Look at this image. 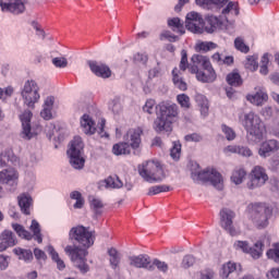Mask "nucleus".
I'll return each mask as SVG.
<instances>
[{
  "instance_id": "nucleus-1",
  "label": "nucleus",
  "mask_w": 279,
  "mask_h": 279,
  "mask_svg": "<svg viewBox=\"0 0 279 279\" xmlns=\"http://www.w3.org/2000/svg\"><path fill=\"white\" fill-rule=\"evenodd\" d=\"M71 241L78 243L77 245H68L64 248L65 254L70 256L73 266L81 271V274H88L90 267L86 263L88 256V247L95 245V231H90L82 225L73 227L69 232Z\"/></svg>"
},
{
  "instance_id": "nucleus-2",
  "label": "nucleus",
  "mask_w": 279,
  "mask_h": 279,
  "mask_svg": "<svg viewBox=\"0 0 279 279\" xmlns=\"http://www.w3.org/2000/svg\"><path fill=\"white\" fill-rule=\"evenodd\" d=\"M242 125L246 131V138L252 145H256L263 141L265 134V124L260 117L254 112H248L244 114V120Z\"/></svg>"
},
{
  "instance_id": "nucleus-3",
  "label": "nucleus",
  "mask_w": 279,
  "mask_h": 279,
  "mask_svg": "<svg viewBox=\"0 0 279 279\" xmlns=\"http://www.w3.org/2000/svg\"><path fill=\"white\" fill-rule=\"evenodd\" d=\"M141 136H143V129H130L124 135L125 142L113 145L112 154L114 156H129V154H132V149H138L141 147Z\"/></svg>"
},
{
  "instance_id": "nucleus-4",
  "label": "nucleus",
  "mask_w": 279,
  "mask_h": 279,
  "mask_svg": "<svg viewBox=\"0 0 279 279\" xmlns=\"http://www.w3.org/2000/svg\"><path fill=\"white\" fill-rule=\"evenodd\" d=\"M137 171L141 178L150 184H154L155 182H162V180L167 178V174H165V169H162V165H160V161L157 160H148L143 162L137 167Z\"/></svg>"
},
{
  "instance_id": "nucleus-5",
  "label": "nucleus",
  "mask_w": 279,
  "mask_h": 279,
  "mask_svg": "<svg viewBox=\"0 0 279 279\" xmlns=\"http://www.w3.org/2000/svg\"><path fill=\"white\" fill-rule=\"evenodd\" d=\"M272 213L274 210L265 203L250 205V219L258 230L269 226V217H271Z\"/></svg>"
},
{
  "instance_id": "nucleus-6",
  "label": "nucleus",
  "mask_w": 279,
  "mask_h": 279,
  "mask_svg": "<svg viewBox=\"0 0 279 279\" xmlns=\"http://www.w3.org/2000/svg\"><path fill=\"white\" fill-rule=\"evenodd\" d=\"M271 245V238L269 235L264 236L262 240L257 241L253 247L250 246L247 241H235L233 247L240 250L244 254H250L252 258L258 260L263 256V250Z\"/></svg>"
},
{
  "instance_id": "nucleus-7",
  "label": "nucleus",
  "mask_w": 279,
  "mask_h": 279,
  "mask_svg": "<svg viewBox=\"0 0 279 279\" xmlns=\"http://www.w3.org/2000/svg\"><path fill=\"white\" fill-rule=\"evenodd\" d=\"M82 151H84V142L82 141V137L75 136L71 142L70 149L68 150L70 163L74 169H84L86 160L82 157Z\"/></svg>"
},
{
  "instance_id": "nucleus-8",
  "label": "nucleus",
  "mask_w": 279,
  "mask_h": 279,
  "mask_svg": "<svg viewBox=\"0 0 279 279\" xmlns=\"http://www.w3.org/2000/svg\"><path fill=\"white\" fill-rule=\"evenodd\" d=\"M193 180L210 182L218 191H223V177L216 169H206L204 171L192 172Z\"/></svg>"
},
{
  "instance_id": "nucleus-9",
  "label": "nucleus",
  "mask_w": 279,
  "mask_h": 279,
  "mask_svg": "<svg viewBox=\"0 0 279 279\" xmlns=\"http://www.w3.org/2000/svg\"><path fill=\"white\" fill-rule=\"evenodd\" d=\"M39 90L40 87H38V83H36V81L31 80L25 82L21 95L24 99V104L28 108H34V106L40 101Z\"/></svg>"
},
{
  "instance_id": "nucleus-10",
  "label": "nucleus",
  "mask_w": 279,
  "mask_h": 279,
  "mask_svg": "<svg viewBox=\"0 0 279 279\" xmlns=\"http://www.w3.org/2000/svg\"><path fill=\"white\" fill-rule=\"evenodd\" d=\"M12 228L21 239H25V241H32L34 239L37 243H43V233L40 232V223L38 221H32L31 231L33 234L20 223H12Z\"/></svg>"
},
{
  "instance_id": "nucleus-11",
  "label": "nucleus",
  "mask_w": 279,
  "mask_h": 279,
  "mask_svg": "<svg viewBox=\"0 0 279 279\" xmlns=\"http://www.w3.org/2000/svg\"><path fill=\"white\" fill-rule=\"evenodd\" d=\"M268 180L269 175H267L265 168L255 166L248 175L246 186L251 190L260 189V186H265V184H267Z\"/></svg>"
},
{
  "instance_id": "nucleus-12",
  "label": "nucleus",
  "mask_w": 279,
  "mask_h": 279,
  "mask_svg": "<svg viewBox=\"0 0 279 279\" xmlns=\"http://www.w3.org/2000/svg\"><path fill=\"white\" fill-rule=\"evenodd\" d=\"M185 27L189 32H192V34H204V17L195 11L187 13Z\"/></svg>"
},
{
  "instance_id": "nucleus-13",
  "label": "nucleus",
  "mask_w": 279,
  "mask_h": 279,
  "mask_svg": "<svg viewBox=\"0 0 279 279\" xmlns=\"http://www.w3.org/2000/svg\"><path fill=\"white\" fill-rule=\"evenodd\" d=\"M203 69V71H199V68L197 65H192L190 68V73L196 75V80L198 82H202L203 84H211V82H215V80H217V72H215L213 65Z\"/></svg>"
},
{
  "instance_id": "nucleus-14",
  "label": "nucleus",
  "mask_w": 279,
  "mask_h": 279,
  "mask_svg": "<svg viewBox=\"0 0 279 279\" xmlns=\"http://www.w3.org/2000/svg\"><path fill=\"white\" fill-rule=\"evenodd\" d=\"M234 217H236V215L234 211H232V209L223 208L220 211L221 226L227 232H229L231 236H236L239 234L236 229H234V226H232V220Z\"/></svg>"
},
{
  "instance_id": "nucleus-15",
  "label": "nucleus",
  "mask_w": 279,
  "mask_h": 279,
  "mask_svg": "<svg viewBox=\"0 0 279 279\" xmlns=\"http://www.w3.org/2000/svg\"><path fill=\"white\" fill-rule=\"evenodd\" d=\"M159 108V116L162 119H166L168 121H172L178 119V116L180 114V108L175 104H169V102H161L157 106Z\"/></svg>"
},
{
  "instance_id": "nucleus-16",
  "label": "nucleus",
  "mask_w": 279,
  "mask_h": 279,
  "mask_svg": "<svg viewBox=\"0 0 279 279\" xmlns=\"http://www.w3.org/2000/svg\"><path fill=\"white\" fill-rule=\"evenodd\" d=\"M2 12H11V14H23L25 12V0H0Z\"/></svg>"
},
{
  "instance_id": "nucleus-17",
  "label": "nucleus",
  "mask_w": 279,
  "mask_h": 279,
  "mask_svg": "<svg viewBox=\"0 0 279 279\" xmlns=\"http://www.w3.org/2000/svg\"><path fill=\"white\" fill-rule=\"evenodd\" d=\"M129 265L131 267H136L137 269H148V271H154V265H151V258L149 255H137L129 256Z\"/></svg>"
},
{
  "instance_id": "nucleus-18",
  "label": "nucleus",
  "mask_w": 279,
  "mask_h": 279,
  "mask_svg": "<svg viewBox=\"0 0 279 279\" xmlns=\"http://www.w3.org/2000/svg\"><path fill=\"white\" fill-rule=\"evenodd\" d=\"M32 117L34 114L29 110H25L21 116L20 120L22 122V138H25V141L32 140L34 134L32 133Z\"/></svg>"
},
{
  "instance_id": "nucleus-19",
  "label": "nucleus",
  "mask_w": 279,
  "mask_h": 279,
  "mask_svg": "<svg viewBox=\"0 0 279 279\" xmlns=\"http://www.w3.org/2000/svg\"><path fill=\"white\" fill-rule=\"evenodd\" d=\"M92 73L97 77H102V80H108V77L112 76V70L110 66L106 65L105 63L97 62V61H88L87 62Z\"/></svg>"
},
{
  "instance_id": "nucleus-20",
  "label": "nucleus",
  "mask_w": 279,
  "mask_h": 279,
  "mask_svg": "<svg viewBox=\"0 0 279 279\" xmlns=\"http://www.w3.org/2000/svg\"><path fill=\"white\" fill-rule=\"evenodd\" d=\"M16 235L10 230H4L0 234V252H5L8 247H14L16 245Z\"/></svg>"
},
{
  "instance_id": "nucleus-21",
  "label": "nucleus",
  "mask_w": 279,
  "mask_h": 279,
  "mask_svg": "<svg viewBox=\"0 0 279 279\" xmlns=\"http://www.w3.org/2000/svg\"><path fill=\"white\" fill-rule=\"evenodd\" d=\"M279 149V143L276 140H268L262 143L258 154L262 158H268L271 154H276Z\"/></svg>"
},
{
  "instance_id": "nucleus-22",
  "label": "nucleus",
  "mask_w": 279,
  "mask_h": 279,
  "mask_svg": "<svg viewBox=\"0 0 279 279\" xmlns=\"http://www.w3.org/2000/svg\"><path fill=\"white\" fill-rule=\"evenodd\" d=\"M17 204L23 215H31V208L34 206V199L27 193H22L17 196Z\"/></svg>"
},
{
  "instance_id": "nucleus-23",
  "label": "nucleus",
  "mask_w": 279,
  "mask_h": 279,
  "mask_svg": "<svg viewBox=\"0 0 279 279\" xmlns=\"http://www.w3.org/2000/svg\"><path fill=\"white\" fill-rule=\"evenodd\" d=\"M154 130L158 133L160 132H171L173 130V121L158 116L154 121Z\"/></svg>"
},
{
  "instance_id": "nucleus-24",
  "label": "nucleus",
  "mask_w": 279,
  "mask_h": 279,
  "mask_svg": "<svg viewBox=\"0 0 279 279\" xmlns=\"http://www.w3.org/2000/svg\"><path fill=\"white\" fill-rule=\"evenodd\" d=\"M221 25H223V23L215 15H208L205 17L204 29L207 34H214V32H217Z\"/></svg>"
},
{
  "instance_id": "nucleus-25",
  "label": "nucleus",
  "mask_w": 279,
  "mask_h": 279,
  "mask_svg": "<svg viewBox=\"0 0 279 279\" xmlns=\"http://www.w3.org/2000/svg\"><path fill=\"white\" fill-rule=\"evenodd\" d=\"M81 128H83L84 134L93 135L97 132V128H95V121L88 114H84L81 119Z\"/></svg>"
},
{
  "instance_id": "nucleus-26",
  "label": "nucleus",
  "mask_w": 279,
  "mask_h": 279,
  "mask_svg": "<svg viewBox=\"0 0 279 279\" xmlns=\"http://www.w3.org/2000/svg\"><path fill=\"white\" fill-rule=\"evenodd\" d=\"M104 185L107 189H122L123 181L119 179L117 174H113V175H109L107 179L100 182V186H104Z\"/></svg>"
},
{
  "instance_id": "nucleus-27",
  "label": "nucleus",
  "mask_w": 279,
  "mask_h": 279,
  "mask_svg": "<svg viewBox=\"0 0 279 279\" xmlns=\"http://www.w3.org/2000/svg\"><path fill=\"white\" fill-rule=\"evenodd\" d=\"M192 66H202L203 69H208L209 66H213L210 63V59L203 54H193L191 58Z\"/></svg>"
},
{
  "instance_id": "nucleus-28",
  "label": "nucleus",
  "mask_w": 279,
  "mask_h": 279,
  "mask_svg": "<svg viewBox=\"0 0 279 279\" xmlns=\"http://www.w3.org/2000/svg\"><path fill=\"white\" fill-rule=\"evenodd\" d=\"M225 154H239V156H244L246 158H250V156H252V150L245 146L230 145L225 148Z\"/></svg>"
},
{
  "instance_id": "nucleus-29",
  "label": "nucleus",
  "mask_w": 279,
  "mask_h": 279,
  "mask_svg": "<svg viewBox=\"0 0 279 279\" xmlns=\"http://www.w3.org/2000/svg\"><path fill=\"white\" fill-rule=\"evenodd\" d=\"M246 99L251 101V104H254V106H263V104L269 99V96L267 93L259 89L255 95H248Z\"/></svg>"
},
{
  "instance_id": "nucleus-30",
  "label": "nucleus",
  "mask_w": 279,
  "mask_h": 279,
  "mask_svg": "<svg viewBox=\"0 0 279 279\" xmlns=\"http://www.w3.org/2000/svg\"><path fill=\"white\" fill-rule=\"evenodd\" d=\"M46 252H48L49 256H51V259L53 260V263L57 264V268L62 271V269L66 268V265L64 264V260H62V258H60V254H58V252H56V248H53V246L48 245L46 247Z\"/></svg>"
},
{
  "instance_id": "nucleus-31",
  "label": "nucleus",
  "mask_w": 279,
  "mask_h": 279,
  "mask_svg": "<svg viewBox=\"0 0 279 279\" xmlns=\"http://www.w3.org/2000/svg\"><path fill=\"white\" fill-rule=\"evenodd\" d=\"M13 253L15 256H19L20 260H24V263H32L34 260V253H32V250H25V248H14Z\"/></svg>"
},
{
  "instance_id": "nucleus-32",
  "label": "nucleus",
  "mask_w": 279,
  "mask_h": 279,
  "mask_svg": "<svg viewBox=\"0 0 279 279\" xmlns=\"http://www.w3.org/2000/svg\"><path fill=\"white\" fill-rule=\"evenodd\" d=\"M221 14L226 16V19H230V16H236L239 14V2H229L225 9H222Z\"/></svg>"
},
{
  "instance_id": "nucleus-33",
  "label": "nucleus",
  "mask_w": 279,
  "mask_h": 279,
  "mask_svg": "<svg viewBox=\"0 0 279 279\" xmlns=\"http://www.w3.org/2000/svg\"><path fill=\"white\" fill-rule=\"evenodd\" d=\"M247 175V172L243 168H236L233 170L231 175V182L233 184H243V180H245V177Z\"/></svg>"
},
{
  "instance_id": "nucleus-34",
  "label": "nucleus",
  "mask_w": 279,
  "mask_h": 279,
  "mask_svg": "<svg viewBox=\"0 0 279 279\" xmlns=\"http://www.w3.org/2000/svg\"><path fill=\"white\" fill-rule=\"evenodd\" d=\"M108 254L110 256L109 263L112 269H117V267H119V264L121 263V254L114 247L109 248Z\"/></svg>"
},
{
  "instance_id": "nucleus-35",
  "label": "nucleus",
  "mask_w": 279,
  "mask_h": 279,
  "mask_svg": "<svg viewBox=\"0 0 279 279\" xmlns=\"http://www.w3.org/2000/svg\"><path fill=\"white\" fill-rule=\"evenodd\" d=\"M194 99L201 108V113L206 117V114H208V99H206V96L202 94H196Z\"/></svg>"
},
{
  "instance_id": "nucleus-36",
  "label": "nucleus",
  "mask_w": 279,
  "mask_h": 279,
  "mask_svg": "<svg viewBox=\"0 0 279 279\" xmlns=\"http://www.w3.org/2000/svg\"><path fill=\"white\" fill-rule=\"evenodd\" d=\"M213 49H217V44L213 41H201L195 46V51H203V53H208V51H213Z\"/></svg>"
},
{
  "instance_id": "nucleus-37",
  "label": "nucleus",
  "mask_w": 279,
  "mask_h": 279,
  "mask_svg": "<svg viewBox=\"0 0 279 279\" xmlns=\"http://www.w3.org/2000/svg\"><path fill=\"white\" fill-rule=\"evenodd\" d=\"M168 26L171 27L173 32H178L181 35L184 34V24H182L179 17L168 20Z\"/></svg>"
},
{
  "instance_id": "nucleus-38",
  "label": "nucleus",
  "mask_w": 279,
  "mask_h": 279,
  "mask_svg": "<svg viewBox=\"0 0 279 279\" xmlns=\"http://www.w3.org/2000/svg\"><path fill=\"white\" fill-rule=\"evenodd\" d=\"M211 59L214 62H217V64H227V66H230V64H234V57L227 56L222 59L219 52L214 53Z\"/></svg>"
},
{
  "instance_id": "nucleus-39",
  "label": "nucleus",
  "mask_w": 279,
  "mask_h": 279,
  "mask_svg": "<svg viewBox=\"0 0 279 279\" xmlns=\"http://www.w3.org/2000/svg\"><path fill=\"white\" fill-rule=\"evenodd\" d=\"M227 82L230 86H241L243 84V78H241V74L238 72H232L227 75Z\"/></svg>"
},
{
  "instance_id": "nucleus-40",
  "label": "nucleus",
  "mask_w": 279,
  "mask_h": 279,
  "mask_svg": "<svg viewBox=\"0 0 279 279\" xmlns=\"http://www.w3.org/2000/svg\"><path fill=\"white\" fill-rule=\"evenodd\" d=\"M192 66H193V64L189 63V53L186 52V50H182L181 51V61L179 64L180 71H186V69H187L189 72L191 73Z\"/></svg>"
},
{
  "instance_id": "nucleus-41",
  "label": "nucleus",
  "mask_w": 279,
  "mask_h": 279,
  "mask_svg": "<svg viewBox=\"0 0 279 279\" xmlns=\"http://www.w3.org/2000/svg\"><path fill=\"white\" fill-rule=\"evenodd\" d=\"M234 271H236V265L229 262L222 266L220 276L221 278H229L230 274H234Z\"/></svg>"
},
{
  "instance_id": "nucleus-42",
  "label": "nucleus",
  "mask_w": 279,
  "mask_h": 279,
  "mask_svg": "<svg viewBox=\"0 0 279 279\" xmlns=\"http://www.w3.org/2000/svg\"><path fill=\"white\" fill-rule=\"evenodd\" d=\"M169 191H171V186L169 185H155L148 189L147 195H158L159 193H169Z\"/></svg>"
},
{
  "instance_id": "nucleus-43",
  "label": "nucleus",
  "mask_w": 279,
  "mask_h": 279,
  "mask_svg": "<svg viewBox=\"0 0 279 279\" xmlns=\"http://www.w3.org/2000/svg\"><path fill=\"white\" fill-rule=\"evenodd\" d=\"M234 47L241 53H250V46L245 45V39L243 37H236L234 39Z\"/></svg>"
},
{
  "instance_id": "nucleus-44",
  "label": "nucleus",
  "mask_w": 279,
  "mask_h": 279,
  "mask_svg": "<svg viewBox=\"0 0 279 279\" xmlns=\"http://www.w3.org/2000/svg\"><path fill=\"white\" fill-rule=\"evenodd\" d=\"M245 69L248 71H257L258 70V57L256 56H248L245 61Z\"/></svg>"
},
{
  "instance_id": "nucleus-45",
  "label": "nucleus",
  "mask_w": 279,
  "mask_h": 279,
  "mask_svg": "<svg viewBox=\"0 0 279 279\" xmlns=\"http://www.w3.org/2000/svg\"><path fill=\"white\" fill-rule=\"evenodd\" d=\"M182 155V144L180 142H173V146L170 149V156L174 160H180V156Z\"/></svg>"
},
{
  "instance_id": "nucleus-46",
  "label": "nucleus",
  "mask_w": 279,
  "mask_h": 279,
  "mask_svg": "<svg viewBox=\"0 0 279 279\" xmlns=\"http://www.w3.org/2000/svg\"><path fill=\"white\" fill-rule=\"evenodd\" d=\"M177 101L181 106V108H184L185 110H189V108H191V98L186 94L178 95Z\"/></svg>"
},
{
  "instance_id": "nucleus-47",
  "label": "nucleus",
  "mask_w": 279,
  "mask_h": 279,
  "mask_svg": "<svg viewBox=\"0 0 279 279\" xmlns=\"http://www.w3.org/2000/svg\"><path fill=\"white\" fill-rule=\"evenodd\" d=\"M71 199H76V203L74 204V208H83L84 207V198L82 197V193L77 191H73L70 194Z\"/></svg>"
},
{
  "instance_id": "nucleus-48",
  "label": "nucleus",
  "mask_w": 279,
  "mask_h": 279,
  "mask_svg": "<svg viewBox=\"0 0 279 279\" xmlns=\"http://www.w3.org/2000/svg\"><path fill=\"white\" fill-rule=\"evenodd\" d=\"M274 247L275 248L268 250L266 255L268 258L275 260V263H279V243H275Z\"/></svg>"
},
{
  "instance_id": "nucleus-49",
  "label": "nucleus",
  "mask_w": 279,
  "mask_h": 279,
  "mask_svg": "<svg viewBox=\"0 0 279 279\" xmlns=\"http://www.w3.org/2000/svg\"><path fill=\"white\" fill-rule=\"evenodd\" d=\"M222 132L226 135L227 141H234L236 138V133H234V130L227 126L226 124H222Z\"/></svg>"
},
{
  "instance_id": "nucleus-50",
  "label": "nucleus",
  "mask_w": 279,
  "mask_h": 279,
  "mask_svg": "<svg viewBox=\"0 0 279 279\" xmlns=\"http://www.w3.org/2000/svg\"><path fill=\"white\" fill-rule=\"evenodd\" d=\"M193 265H195V257H193V255H185L181 263L183 269H189V267H193Z\"/></svg>"
},
{
  "instance_id": "nucleus-51",
  "label": "nucleus",
  "mask_w": 279,
  "mask_h": 279,
  "mask_svg": "<svg viewBox=\"0 0 279 279\" xmlns=\"http://www.w3.org/2000/svg\"><path fill=\"white\" fill-rule=\"evenodd\" d=\"M52 64H54V66L58 69H65V66L69 64V61H66V58L64 57H57L52 59Z\"/></svg>"
},
{
  "instance_id": "nucleus-52",
  "label": "nucleus",
  "mask_w": 279,
  "mask_h": 279,
  "mask_svg": "<svg viewBox=\"0 0 279 279\" xmlns=\"http://www.w3.org/2000/svg\"><path fill=\"white\" fill-rule=\"evenodd\" d=\"M156 108V100L148 99L143 107V110L147 112V114H154V110Z\"/></svg>"
},
{
  "instance_id": "nucleus-53",
  "label": "nucleus",
  "mask_w": 279,
  "mask_h": 279,
  "mask_svg": "<svg viewBox=\"0 0 279 279\" xmlns=\"http://www.w3.org/2000/svg\"><path fill=\"white\" fill-rule=\"evenodd\" d=\"M151 265L153 267H157L159 271L166 272L169 269V265H167L165 262H160V259H155Z\"/></svg>"
},
{
  "instance_id": "nucleus-54",
  "label": "nucleus",
  "mask_w": 279,
  "mask_h": 279,
  "mask_svg": "<svg viewBox=\"0 0 279 279\" xmlns=\"http://www.w3.org/2000/svg\"><path fill=\"white\" fill-rule=\"evenodd\" d=\"M184 138L187 143H201V141H203L202 135H199L197 133H192V134L185 135Z\"/></svg>"
},
{
  "instance_id": "nucleus-55",
  "label": "nucleus",
  "mask_w": 279,
  "mask_h": 279,
  "mask_svg": "<svg viewBox=\"0 0 279 279\" xmlns=\"http://www.w3.org/2000/svg\"><path fill=\"white\" fill-rule=\"evenodd\" d=\"M162 38H166L167 40H169V43H175L178 40V36L171 34V32L169 31H165L163 33H161V40Z\"/></svg>"
},
{
  "instance_id": "nucleus-56",
  "label": "nucleus",
  "mask_w": 279,
  "mask_h": 279,
  "mask_svg": "<svg viewBox=\"0 0 279 279\" xmlns=\"http://www.w3.org/2000/svg\"><path fill=\"white\" fill-rule=\"evenodd\" d=\"M34 256L37 260H47V254L40 248L34 250Z\"/></svg>"
},
{
  "instance_id": "nucleus-57",
  "label": "nucleus",
  "mask_w": 279,
  "mask_h": 279,
  "mask_svg": "<svg viewBox=\"0 0 279 279\" xmlns=\"http://www.w3.org/2000/svg\"><path fill=\"white\" fill-rule=\"evenodd\" d=\"M135 62H142V64H147V60H149V57H147L146 53H136L134 56Z\"/></svg>"
},
{
  "instance_id": "nucleus-58",
  "label": "nucleus",
  "mask_w": 279,
  "mask_h": 279,
  "mask_svg": "<svg viewBox=\"0 0 279 279\" xmlns=\"http://www.w3.org/2000/svg\"><path fill=\"white\" fill-rule=\"evenodd\" d=\"M201 279H215V270L206 269L201 274Z\"/></svg>"
},
{
  "instance_id": "nucleus-59",
  "label": "nucleus",
  "mask_w": 279,
  "mask_h": 279,
  "mask_svg": "<svg viewBox=\"0 0 279 279\" xmlns=\"http://www.w3.org/2000/svg\"><path fill=\"white\" fill-rule=\"evenodd\" d=\"M56 98L53 96H48L44 102V108H49L52 110Z\"/></svg>"
},
{
  "instance_id": "nucleus-60",
  "label": "nucleus",
  "mask_w": 279,
  "mask_h": 279,
  "mask_svg": "<svg viewBox=\"0 0 279 279\" xmlns=\"http://www.w3.org/2000/svg\"><path fill=\"white\" fill-rule=\"evenodd\" d=\"M92 206L93 208L96 210V214H99V208H104V203H101V201H99L98 198H94L92 201Z\"/></svg>"
},
{
  "instance_id": "nucleus-61",
  "label": "nucleus",
  "mask_w": 279,
  "mask_h": 279,
  "mask_svg": "<svg viewBox=\"0 0 279 279\" xmlns=\"http://www.w3.org/2000/svg\"><path fill=\"white\" fill-rule=\"evenodd\" d=\"M40 116L43 117V119H45L46 121H49V119H51V109L44 107L43 111L40 112Z\"/></svg>"
},
{
  "instance_id": "nucleus-62",
  "label": "nucleus",
  "mask_w": 279,
  "mask_h": 279,
  "mask_svg": "<svg viewBox=\"0 0 279 279\" xmlns=\"http://www.w3.org/2000/svg\"><path fill=\"white\" fill-rule=\"evenodd\" d=\"M8 257L3 256V255H0V269L3 270V269H8Z\"/></svg>"
},
{
  "instance_id": "nucleus-63",
  "label": "nucleus",
  "mask_w": 279,
  "mask_h": 279,
  "mask_svg": "<svg viewBox=\"0 0 279 279\" xmlns=\"http://www.w3.org/2000/svg\"><path fill=\"white\" fill-rule=\"evenodd\" d=\"M267 278H279V268H272L270 274L267 275Z\"/></svg>"
},
{
  "instance_id": "nucleus-64",
  "label": "nucleus",
  "mask_w": 279,
  "mask_h": 279,
  "mask_svg": "<svg viewBox=\"0 0 279 279\" xmlns=\"http://www.w3.org/2000/svg\"><path fill=\"white\" fill-rule=\"evenodd\" d=\"M270 82H272V84H276L277 86H279V73H272L269 76Z\"/></svg>"
}]
</instances>
